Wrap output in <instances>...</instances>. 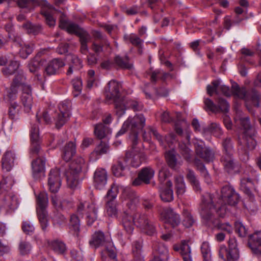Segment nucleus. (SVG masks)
Instances as JSON below:
<instances>
[{
  "label": "nucleus",
  "instance_id": "2f4dec72",
  "mask_svg": "<svg viewBox=\"0 0 261 261\" xmlns=\"http://www.w3.org/2000/svg\"><path fill=\"white\" fill-rule=\"evenodd\" d=\"M76 153V145L74 142H69L64 147L62 158L66 162L69 161Z\"/></svg>",
  "mask_w": 261,
  "mask_h": 261
},
{
  "label": "nucleus",
  "instance_id": "680f3d73",
  "mask_svg": "<svg viewBox=\"0 0 261 261\" xmlns=\"http://www.w3.org/2000/svg\"><path fill=\"white\" fill-rule=\"evenodd\" d=\"M124 106V112L122 114H123L125 112V109L126 108H132L134 111H139L142 109V105L141 102L135 101L133 100H129L127 101L126 104L124 105L123 103V100L120 103Z\"/></svg>",
  "mask_w": 261,
  "mask_h": 261
},
{
  "label": "nucleus",
  "instance_id": "c9c22d12",
  "mask_svg": "<svg viewBox=\"0 0 261 261\" xmlns=\"http://www.w3.org/2000/svg\"><path fill=\"white\" fill-rule=\"evenodd\" d=\"M71 63L67 71V75H71L73 71L79 70L82 67V61L76 56H72L71 57Z\"/></svg>",
  "mask_w": 261,
  "mask_h": 261
},
{
  "label": "nucleus",
  "instance_id": "cd10ccee",
  "mask_svg": "<svg viewBox=\"0 0 261 261\" xmlns=\"http://www.w3.org/2000/svg\"><path fill=\"white\" fill-rule=\"evenodd\" d=\"M15 159V155L13 151L11 150L6 151L2 160L3 169L7 172L10 171L14 166Z\"/></svg>",
  "mask_w": 261,
  "mask_h": 261
},
{
  "label": "nucleus",
  "instance_id": "e2e57ef3",
  "mask_svg": "<svg viewBox=\"0 0 261 261\" xmlns=\"http://www.w3.org/2000/svg\"><path fill=\"white\" fill-rule=\"evenodd\" d=\"M189 144L185 143H180L179 144V151L184 158L187 160L191 159L192 155V151L189 147Z\"/></svg>",
  "mask_w": 261,
  "mask_h": 261
},
{
  "label": "nucleus",
  "instance_id": "79ce46f5",
  "mask_svg": "<svg viewBox=\"0 0 261 261\" xmlns=\"http://www.w3.org/2000/svg\"><path fill=\"white\" fill-rule=\"evenodd\" d=\"M42 64L41 60L38 56L32 59L28 64V68L31 72L37 73Z\"/></svg>",
  "mask_w": 261,
  "mask_h": 261
},
{
  "label": "nucleus",
  "instance_id": "a18cd8bd",
  "mask_svg": "<svg viewBox=\"0 0 261 261\" xmlns=\"http://www.w3.org/2000/svg\"><path fill=\"white\" fill-rule=\"evenodd\" d=\"M20 107L16 102H11L9 108V118L12 120H17L19 117Z\"/></svg>",
  "mask_w": 261,
  "mask_h": 261
},
{
  "label": "nucleus",
  "instance_id": "58836bf2",
  "mask_svg": "<svg viewBox=\"0 0 261 261\" xmlns=\"http://www.w3.org/2000/svg\"><path fill=\"white\" fill-rule=\"evenodd\" d=\"M19 55L23 59H26L32 53L34 45L32 43H23L20 44Z\"/></svg>",
  "mask_w": 261,
  "mask_h": 261
},
{
  "label": "nucleus",
  "instance_id": "09e8293b",
  "mask_svg": "<svg viewBox=\"0 0 261 261\" xmlns=\"http://www.w3.org/2000/svg\"><path fill=\"white\" fill-rule=\"evenodd\" d=\"M219 256L224 261L236 260V259L232 257V255L229 250L224 245H221L219 247Z\"/></svg>",
  "mask_w": 261,
  "mask_h": 261
},
{
  "label": "nucleus",
  "instance_id": "5fc2aeb1",
  "mask_svg": "<svg viewBox=\"0 0 261 261\" xmlns=\"http://www.w3.org/2000/svg\"><path fill=\"white\" fill-rule=\"evenodd\" d=\"M22 27L27 31L28 33L34 35L38 34L41 31V27L40 25L33 24L29 22L23 24Z\"/></svg>",
  "mask_w": 261,
  "mask_h": 261
},
{
  "label": "nucleus",
  "instance_id": "39448f33",
  "mask_svg": "<svg viewBox=\"0 0 261 261\" xmlns=\"http://www.w3.org/2000/svg\"><path fill=\"white\" fill-rule=\"evenodd\" d=\"M85 160L82 156H77L71 163L66 176L68 186L73 189L79 184V175L86 169Z\"/></svg>",
  "mask_w": 261,
  "mask_h": 261
},
{
  "label": "nucleus",
  "instance_id": "aec40b11",
  "mask_svg": "<svg viewBox=\"0 0 261 261\" xmlns=\"http://www.w3.org/2000/svg\"><path fill=\"white\" fill-rule=\"evenodd\" d=\"M45 161V160L43 158H38L32 162L33 176L36 179L44 177Z\"/></svg>",
  "mask_w": 261,
  "mask_h": 261
},
{
  "label": "nucleus",
  "instance_id": "338daca9",
  "mask_svg": "<svg viewBox=\"0 0 261 261\" xmlns=\"http://www.w3.org/2000/svg\"><path fill=\"white\" fill-rule=\"evenodd\" d=\"M107 131H108L107 130V128L105 127L102 124H98L95 126V135L100 139H101L106 137Z\"/></svg>",
  "mask_w": 261,
  "mask_h": 261
},
{
  "label": "nucleus",
  "instance_id": "ddd939ff",
  "mask_svg": "<svg viewBox=\"0 0 261 261\" xmlns=\"http://www.w3.org/2000/svg\"><path fill=\"white\" fill-rule=\"evenodd\" d=\"M254 173V172H251L248 174L247 171H245L241 179V190L250 198L253 197L252 191L256 190L254 182L251 178Z\"/></svg>",
  "mask_w": 261,
  "mask_h": 261
},
{
  "label": "nucleus",
  "instance_id": "9b49d317",
  "mask_svg": "<svg viewBox=\"0 0 261 261\" xmlns=\"http://www.w3.org/2000/svg\"><path fill=\"white\" fill-rule=\"evenodd\" d=\"M86 211V219L88 225H91L97 218V207L94 202H92L90 204L87 202L80 203L77 207V212L82 213Z\"/></svg>",
  "mask_w": 261,
  "mask_h": 261
},
{
  "label": "nucleus",
  "instance_id": "ea45409f",
  "mask_svg": "<svg viewBox=\"0 0 261 261\" xmlns=\"http://www.w3.org/2000/svg\"><path fill=\"white\" fill-rule=\"evenodd\" d=\"M70 227L73 233L79 237L80 231V222L79 217L75 214H72L70 219Z\"/></svg>",
  "mask_w": 261,
  "mask_h": 261
},
{
  "label": "nucleus",
  "instance_id": "6e6d98bb",
  "mask_svg": "<svg viewBox=\"0 0 261 261\" xmlns=\"http://www.w3.org/2000/svg\"><path fill=\"white\" fill-rule=\"evenodd\" d=\"M109 150L108 145L102 141L97 145L94 150L92 152L93 155L100 156L103 154L106 153Z\"/></svg>",
  "mask_w": 261,
  "mask_h": 261
},
{
  "label": "nucleus",
  "instance_id": "4468645a",
  "mask_svg": "<svg viewBox=\"0 0 261 261\" xmlns=\"http://www.w3.org/2000/svg\"><path fill=\"white\" fill-rule=\"evenodd\" d=\"M93 36L95 40L93 42L92 49L96 54H99L109 47L110 44L107 39L100 32L94 31Z\"/></svg>",
  "mask_w": 261,
  "mask_h": 261
},
{
  "label": "nucleus",
  "instance_id": "bf43d9fd",
  "mask_svg": "<svg viewBox=\"0 0 261 261\" xmlns=\"http://www.w3.org/2000/svg\"><path fill=\"white\" fill-rule=\"evenodd\" d=\"M18 249L22 255H25L30 253L32 246L26 240H21L19 243Z\"/></svg>",
  "mask_w": 261,
  "mask_h": 261
},
{
  "label": "nucleus",
  "instance_id": "f03ea898",
  "mask_svg": "<svg viewBox=\"0 0 261 261\" xmlns=\"http://www.w3.org/2000/svg\"><path fill=\"white\" fill-rule=\"evenodd\" d=\"M206 90L208 94L211 96L214 93L218 94L220 92L226 96H230L232 92L235 96L245 100L246 106L249 110V107L251 106L258 107L259 101L261 100V96L258 92L255 90L247 92L245 88H240L235 82L232 83L230 90L228 87L222 84L220 80H217L213 81L211 85H208Z\"/></svg>",
  "mask_w": 261,
  "mask_h": 261
},
{
  "label": "nucleus",
  "instance_id": "f8f14e48",
  "mask_svg": "<svg viewBox=\"0 0 261 261\" xmlns=\"http://www.w3.org/2000/svg\"><path fill=\"white\" fill-rule=\"evenodd\" d=\"M160 219L165 223L170 224L174 227L180 222L179 216L170 208H163L160 212Z\"/></svg>",
  "mask_w": 261,
  "mask_h": 261
},
{
  "label": "nucleus",
  "instance_id": "4d7b16f0",
  "mask_svg": "<svg viewBox=\"0 0 261 261\" xmlns=\"http://www.w3.org/2000/svg\"><path fill=\"white\" fill-rule=\"evenodd\" d=\"M165 157L168 165L171 168H175L177 163L175 151L174 150L168 151L165 154Z\"/></svg>",
  "mask_w": 261,
  "mask_h": 261
},
{
  "label": "nucleus",
  "instance_id": "864d4df0",
  "mask_svg": "<svg viewBox=\"0 0 261 261\" xmlns=\"http://www.w3.org/2000/svg\"><path fill=\"white\" fill-rule=\"evenodd\" d=\"M229 251L231 253L232 257L237 260L239 257V252L237 248V241L235 239L231 238L228 241Z\"/></svg>",
  "mask_w": 261,
  "mask_h": 261
},
{
  "label": "nucleus",
  "instance_id": "a878e982",
  "mask_svg": "<svg viewBox=\"0 0 261 261\" xmlns=\"http://www.w3.org/2000/svg\"><path fill=\"white\" fill-rule=\"evenodd\" d=\"M65 65L64 62L60 59H54L50 61L46 67L45 71L49 75H54L58 73L60 70Z\"/></svg>",
  "mask_w": 261,
  "mask_h": 261
},
{
  "label": "nucleus",
  "instance_id": "0eeeda50",
  "mask_svg": "<svg viewBox=\"0 0 261 261\" xmlns=\"http://www.w3.org/2000/svg\"><path fill=\"white\" fill-rule=\"evenodd\" d=\"M70 102L63 101L59 105V112H56L54 115V119L56 127L60 128L63 126L69 120L70 113Z\"/></svg>",
  "mask_w": 261,
  "mask_h": 261
},
{
  "label": "nucleus",
  "instance_id": "6ab92c4d",
  "mask_svg": "<svg viewBox=\"0 0 261 261\" xmlns=\"http://www.w3.org/2000/svg\"><path fill=\"white\" fill-rule=\"evenodd\" d=\"M94 185L97 189H103L107 183L108 174L103 168H97L94 172Z\"/></svg>",
  "mask_w": 261,
  "mask_h": 261
},
{
  "label": "nucleus",
  "instance_id": "6e6552de",
  "mask_svg": "<svg viewBox=\"0 0 261 261\" xmlns=\"http://www.w3.org/2000/svg\"><path fill=\"white\" fill-rule=\"evenodd\" d=\"M133 221L137 227H140L146 234L152 236L155 233V228L153 225L149 222L145 214L136 213L133 217Z\"/></svg>",
  "mask_w": 261,
  "mask_h": 261
},
{
  "label": "nucleus",
  "instance_id": "1a4fd4ad",
  "mask_svg": "<svg viewBox=\"0 0 261 261\" xmlns=\"http://www.w3.org/2000/svg\"><path fill=\"white\" fill-rule=\"evenodd\" d=\"M204 102L207 109L215 113H227L229 110L228 102L222 98L220 97L218 99L217 105H216L210 98H205Z\"/></svg>",
  "mask_w": 261,
  "mask_h": 261
},
{
  "label": "nucleus",
  "instance_id": "b1692460",
  "mask_svg": "<svg viewBox=\"0 0 261 261\" xmlns=\"http://www.w3.org/2000/svg\"><path fill=\"white\" fill-rule=\"evenodd\" d=\"M59 27L62 29H66L67 32L70 34H79L80 35L83 33H81V29L79 26L73 22L68 21L63 14H61L60 16Z\"/></svg>",
  "mask_w": 261,
  "mask_h": 261
},
{
  "label": "nucleus",
  "instance_id": "7ed1b4c3",
  "mask_svg": "<svg viewBox=\"0 0 261 261\" xmlns=\"http://www.w3.org/2000/svg\"><path fill=\"white\" fill-rule=\"evenodd\" d=\"M234 122L238 127L244 129L241 143L248 149H254L256 145V142L254 138L255 130L251 126L249 118L243 116L242 112H239L234 118Z\"/></svg>",
  "mask_w": 261,
  "mask_h": 261
},
{
  "label": "nucleus",
  "instance_id": "c85d7f7f",
  "mask_svg": "<svg viewBox=\"0 0 261 261\" xmlns=\"http://www.w3.org/2000/svg\"><path fill=\"white\" fill-rule=\"evenodd\" d=\"M166 188L162 187L160 190V197L164 202H170L173 199V191L171 189L172 183L170 180L167 181Z\"/></svg>",
  "mask_w": 261,
  "mask_h": 261
},
{
  "label": "nucleus",
  "instance_id": "f3484780",
  "mask_svg": "<svg viewBox=\"0 0 261 261\" xmlns=\"http://www.w3.org/2000/svg\"><path fill=\"white\" fill-rule=\"evenodd\" d=\"M196 152L198 156L205 162H210L214 158V153L209 148L204 147V143L201 140H197L194 143Z\"/></svg>",
  "mask_w": 261,
  "mask_h": 261
},
{
  "label": "nucleus",
  "instance_id": "774afa93",
  "mask_svg": "<svg viewBox=\"0 0 261 261\" xmlns=\"http://www.w3.org/2000/svg\"><path fill=\"white\" fill-rule=\"evenodd\" d=\"M184 219L183 224L186 227H191L194 223V220L191 213L187 210H184L182 213Z\"/></svg>",
  "mask_w": 261,
  "mask_h": 261
},
{
  "label": "nucleus",
  "instance_id": "de8ad7c7",
  "mask_svg": "<svg viewBox=\"0 0 261 261\" xmlns=\"http://www.w3.org/2000/svg\"><path fill=\"white\" fill-rule=\"evenodd\" d=\"M134 223L133 221V218L130 216L125 215L122 219V225L128 233H132L134 230Z\"/></svg>",
  "mask_w": 261,
  "mask_h": 261
},
{
  "label": "nucleus",
  "instance_id": "a19ab883",
  "mask_svg": "<svg viewBox=\"0 0 261 261\" xmlns=\"http://www.w3.org/2000/svg\"><path fill=\"white\" fill-rule=\"evenodd\" d=\"M106 214L111 218H117L118 214V211L116 207V202L115 201H108L106 204Z\"/></svg>",
  "mask_w": 261,
  "mask_h": 261
},
{
  "label": "nucleus",
  "instance_id": "052dcab7",
  "mask_svg": "<svg viewBox=\"0 0 261 261\" xmlns=\"http://www.w3.org/2000/svg\"><path fill=\"white\" fill-rule=\"evenodd\" d=\"M37 201L38 205L37 208L45 209L48 203V197L46 193L41 192L37 197Z\"/></svg>",
  "mask_w": 261,
  "mask_h": 261
},
{
  "label": "nucleus",
  "instance_id": "13d9d810",
  "mask_svg": "<svg viewBox=\"0 0 261 261\" xmlns=\"http://www.w3.org/2000/svg\"><path fill=\"white\" fill-rule=\"evenodd\" d=\"M125 203L128 207L134 210L139 204V197L134 194H132L125 199Z\"/></svg>",
  "mask_w": 261,
  "mask_h": 261
},
{
  "label": "nucleus",
  "instance_id": "423d86ee",
  "mask_svg": "<svg viewBox=\"0 0 261 261\" xmlns=\"http://www.w3.org/2000/svg\"><path fill=\"white\" fill-rule=\"evenodd\" d=\"M120 88L121 85L115 80L110 81L106 88V98L114 101L116 112L119 115H122L124 110V106L120 103L124 100L120 96Z\"/></svg>",
  "mask_w": 261,
  "mask_h": 261
},
{
  "label": "nucleus",
  "instance_id": "37998d69",
  "mask_svg": "<svg viewBox=\"0 0 261 261\" xmlns=\"http://www.w3.org/2000/svg\"><path fill=\"white\" fill-rule=\"evenodd\" d=\"M126 42H129L134 46L141 47L143 40L141 39L137 35L134 33L125 34L123 37Z\"/></svg>",
  "mask_w": 261,
  "mask_h": 261
},
{
  "label": "nucleus",
  "instance_id": "e433bc0d",
  "mask_svg": "<svg viewBox=\"0 0 261 261\" xmlns=\"http://www.w3.org/2000/svg\"><path fill=\"white\" fill-rule=\"evenodd\" d=\"M58 13H60V15L62 14L56 9L52 8L48 9L43 12V14L46 19V23L50 27L55 26L56 19L54 16Z\"/></svg>",
  "mask_w": 261,
  "mask_h": 261
},
{
  "label": "nucleus",
  "instance_id": "603ef678",
  "mask_svg": "<svg viewBox=\"0 0 261 261\" xmlns=\"http://www.w3.org/2000/svg\"><path fill=\"white\" fill-rule=\"evenodd\" d=\"M187 178L192 185L194 190L196 192L200 191L201 190L199 182L195 176L194 172L189 170L187 175Z\"/></svg>",
  "mask_w": 261,
  "mask_h": 261
},
{
  "label": "nucleus",
  "instance_id": "49530a36",
  "mask_svg": "<svg viewBox=\"0 0 261 261\" xmlns=\"http://www.w3.org/2000/svg\"><path fill=\"white\" fill-rule=\"evenodd\" d=\"M19 63L16 61H12L8 66L2 69V72L5 76H10L14 74L18 69Z\"/></svg>",
  "mask_w": 261,
  "mask_h": 261
},
{
  "label": "nucleus",
  "instance_id": "bb28decb",
  "mask_svg": "<svg viewBox=\"0 0 261 261\" xmlns=\"http://www.w3.org/2000/svg\"><path fill=\"white\" fill-rule=\"evenodd\" d=\"M127 168V160L124 158H120L113 164L112 170L113 174L117 177L124 175L125 171Z\"/></svg>",
  "mask_w": 261,
  "mask_h": 261
},
{
  "label": "nucleus",
  "instance_id": "5701e85b",
  "mask_svg": "<svg viewBox=\"0 0 261 261\" xmlns=\"http://www.w3.org/2000/svg\"><path fill=\"white\" fill-rule=\"evenodd\" d=\"M151 134L162 145H164V141L167 142L168 143L169 142L172 143V141L175 140V136L173 134H170L168 136L163 137L159 134L156 130L150 128L149 129V133L148 134L146 132H144L143 134V138L144 141H149L150 140Z\"/></svg>",
  "mask_w": 261,
  "mask_h": 261
},
{
  "label": "nucleus",
  "instance_id": "dca6fc26",
  "mask_svg": "<svg viewBox=\"0 0 261 261\" xmlns=\"http://www.w3.org/2000/svg\"><path fill=\"white\" fill-rule=\"evenodd\" d=\"M132 143V150L130 152L126 153L125 159L127 161L129 160L130 164L133 167H138L142 163V161L145 159V154L140 151V150L136 147L137 144Z\"/></svg>",
  "mask_w": 261,
  "mask_h": 261
},
{
  "label": "nucleus",
  "instance_id": "f704fd0d",
  "mask_svg": "<svg viewBox=\"0 0 261 261\" xmlns=\"http://www.w3.org/2000/svg\"><path fill=\"white\" fill-rule=\"evenodd\" d=\"M203 133H210L216 137H220L223 134L219 124L213 122L203 129Z\"/></svg>",
  "mask_w": 261,
  "mask_h": 261
},
{
  "label": "nucleus",
  "instance_id": "9d476101",
  "mask_svg": "<svg viewBox=\"0 0 261 261\" xmlns=\"http://www.w3.org/2000/svg\"><path fill=\"white\" fill-rule=\"evenodd\" d=\"M25 77L21 73L15 75L14 79L11 85L10 88L7 91L6 98L7 100L12 101L16 99L19 88H22Z\"/></svg>",
  "mask_w": 261,
  "mask_h": 261
},
{
  "label": "nucleus",
  "instance_id": "0e129e2a",
  "mask_svg": "<svg viewBox=\"0 0 261 261\" xmlns=\"http://www.w3.org/2000/svg\"><path fill=\"white\" fill-rule=\"evenodd\" d=\"M201 250L204 261H211V249L209 244L207 242H203L202 244Z\"/></svg>",
  "mask_w": 261,
  "mask_h": 261
},
{
  "label": "nucleus",
  "instance_id": "c756f323",
  "mask_svg": "<svg viewBox=\"0 0 261 261\" xmlns=\"http://www.w3.org/2000/svg\"><path fill=\"white\" fill-rule=\"evenodd\" d=\"M154 256H159L162 259H167L168 256L167 247L162 243L156 242L153 245Z\"/></svg>",
  "mask_w": 261,
  "mask_h": 261
},
{
  "label": "nucleus",
  "instance_id": "20e7f679",
  "mask_svg": "<svg viewBox=\"0 0 261 261\" xmlns=\"http://www.w3.org/2000/svg\"><path fill=\"white\" fill-rule=\"evenodd\" d=\"M145 125V118L142 114L136 115L134 117H128L124 122L121 129L117 133L116 136L124 134L129 129L132 134L129 136L134 145L137 144L138 131L144 127Z\"/></svg>",
  "mask_w": 261,
  "mask_h": 261
},
{
  "label": "nucleus",
  "instance_id": "a211bd4d",
  "mask_svg": "<svg viewBox=\"0 0 261 261\" xmlns=\"http://www.w3.org/2000/svg\"><path fill=\"white\" fill-rule=\"evenodd\" d=\"M61 185L60 171L58 169H52L49 172L48 178V186L50 191L56 193L58 191Z\"/></svg>",
  "mask_w": 261,
  "mask_h": 261
},
{
  "label": "nucleus",
  "instance_id": "473e14b6",
  "mask_svg": "<svg viewBox=\"0 0 261 261\" xmlns=\"http://www.w3.org/2000/svg\"><path fill=\"white\" fill-rule=\"evenodd\" d=\"M48 245L50 248L58 254H64L67 250L65 244L60 240L52 241L48 243Z\"/></svg>",
  "mask_w": 261,
  "mask_h": 261
},
{
  "label": "nucleus",
  "instance_id": "412c9836",
  "mask_svg": "<svg viewBox=\"0 0 261 261\" xmlns=\"http://www.w3.org/2000/svg\"><path fill=\"white\" fill-rule=\"evenodd\" d=\"M21 88L22 92L21 96V100L24 107L25 111L27 112H29L31 109L33 103L31 87L29 85L25 84L24 82H23Z\"/></svg>",
  "mask_w": 261,
  "mask_h": 261
},
{
  "label": "nucleus",
  "instance_id": "69168bd1",
  "mask_svg": "<svg viewBox=\"0 0 261 261\" xmlns=\"http://www.w3.org/2000/svg\"><path fill=\"white\" fill-rule=\"evenodd\" d=\"M89 39L90 36L87 33H83L82 34L80 35L81 49L83 54H86L88 50L87 43Z\"/></svg>",
  "mask_w": 261,
  "mask_h": 261
},
{
  "label": "nucleus",
  "instance_id": "8fccbe9b",
  "mask_svg": "<svg viewBox=\"0 0 261 261\" xmlns=\"http://www.w3.org/2000/svg\"><path fill=\"white\" fill-rule=\"evenodd\" d=\"M232 154H226V155H223L222 157V161L223 162L225 169L228 172H230L234 168L235 165L232 158Z\"/></svg>",
  "mask_w": 261,
  "mask_h": 261
},
{
  "label": "nucleus",
  "instance_id": "393cba45",
  "mask_svg": "<svg viewBox=\"0 0 261 261\" xmlns=\"http://www.w3.org/2000/svg\"><path fill=\"white\" fill-rule=\"evenodd\" d=\"M248 243L254 253L261 254V231H256L249 235Z\"/></svg>",
  "mask_w": 261,
  "mask_h": 261
},
{
  "label": "nucleus",
  "instance_id": "3c124183",
  "mask_svg": "<svg viewBox=\"0 0 261 261\" xmlns=\"http://www.w3.org/2000/svg\"><path fill=\"white\" fill-rule=\"evenodd\" d=\"M175 185L178 196L182 195L185 192V184L182 176L175 177Z\"/></svg>",
  "mask_w": 261,
  "mask_h": 261
},
{
  "label": "nucleus",
  "instance_id": "4c0bfd02",
  "mask_svg": "<svg viewBox=\"0 0 261 261\" xmlns=\"http://www.w3.org/2000/svg\"><path fill=\"white\" fill-rule=\"evenodd\" d=\"M37 212L41 228L45 231L48 226V220L46 211L43 208H37Z\"/></svg>",
  "mask_w": 261,
  "mask_h": 261
},
{
  "label": "nucleus",
  "instance_id": "7c9ffc66",
  "mask_svg": "<svg viewBox=\"0 0 261 261\" xmlns=\"http://www.w3.org/2000/svg\"><path fill=\"white\" fill-rule=\"evenodd\" d=\"M105 242L106 238L104 233L98 231L92 235L91 239L89 241V245L91 247L96 248L104 245Z\"/></svg>",
  "mask_w": 261,
  "mask_h": 261
},
{
  "label": "nucleus",
  "instance_id": "f257e3e1",
  "mask_svg": "<svg viewBox=\"0 0 261 261\" xmlns=\"http://www.w3.org/2000/svg\"><path fill=\"white\" fill-rule=\"evenodd\" d=\"M239 195L234 190L229 186H224L221 190V195L218 201L215 205L212 196L205 193L202 197L200 204V215L206 219H210L215 214L220 217H224L228 212L226 203L229 205H236L239 201Z\"/></svg>",
  "mask_w": 261,
  "mask_h": 261
},
{
  "label": "nucleus",
  "instance_id": "2eb2a0df",
  "mask_svg": "<svg viewBox=\"0 0 261 261\" xmlns=\"http://www.w3.org/2000/svg\"><path fill=\"white\" fill-rule=\"evenodd\" d=\"M31 147L30 153L35 156L40 151L39 130L37 125L34 124L31 126L30 130Z\"/></svg>",
  "mask_w": 261,
  "mask_h": 261
},
{
  "label": "nucleus",
  "instance_id": "72a5a7b5",
  "mask_svg": "<svg viewBox=\"0 0 261 261\" xmlns=\"http://www.w3.org/2000/svg\"><path fill=\"white\" fill-rule=\"evenodd\" d=\"M154 170L150 167L143 168L139 173V178H141L143 182L148 184L150 180L153 177Z\"/></svg>",
  "mask_w": 261,
  "mask_h": 261
},
{
  "label": "nucleus",
  "instance_id": "c03bdc74",
  "mask_svg": "<svg viewBox=\"0 0 261 261\" xmlns=\"http://www.w3.org/2000/svg\"><path fill=\"white\" fill-rule=\"evenodd\" d=\"M114 62L120 68L130 69L132 67V65L129 62L128 58L126 56L121 57L117 56L114 59Z\"/></svg>",
  "mask_w": 261,
  "mask_h": 261
},
{
  "label": "nucleus",
  "instance_id": "4be33fe9",
  "mask_svg": "<svg viewBox=\"0 0 261 261\" xmlns=\"http://www.w3.org/2000/svg\"><path fill=\"white\" fill-rule=\"evenodd\" d=\"M174 251L179 252L184 261H193L191 249L187 241H182L180 244H174L173 246Z\"/></svg>",
  "mask_w": 261,
  "mask_h": 261
}]
</instances>
